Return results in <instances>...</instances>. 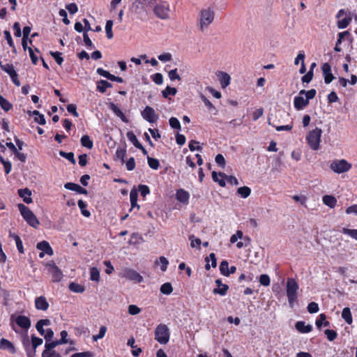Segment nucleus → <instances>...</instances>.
<instances>
[{
	"label": "nucleus",
	"instance_id": "obj_1",
	"mask_svg": "<svg viewBox=\"0 0 357 357\" xmlns=\"http://www.w3.org/2000/svg\"><path fill=\"white\" fill-rule=\"evenodd\" d=\"M142 8H152L154 14L160 20L169 18V4L162 0H137Z\"/></svg>",
	"mask_w": 357,
	"mask_h": 357
},
{
	"label": "nucleus",
	"instance_id": "obj_2",
	"mask_svg": "<svg viewBox=\"0 0 357 357\" xmlns=\"http://www.w3.org/2000/svg\"><path fill=\"white\" fill-rule=\"evenodd\" d=\"M214 11L211 8L202 9L199 14V28L204 32L214 20Z\"/></svg>",
	"mask_w": 357,
	"mask_h": 357
},
{
	"label": "nucleus",
	"instance_id": "obj_3",
	"mask_svg": "<svg viewBox=\"0 0 357 357\" xmlns=\"http://www.w3.org/2000/svg\"><path fill=\"white\" fill-rule=\"evenodd\" d=\"M18 209L24 220L32 227L37 228L40 222L34 213L24 204H19Z\"/></svg>",
	"mask_w": 357,
	"mask_h": 357
},
{
	"label": "nucleus",
	"instance_id": "obj_4",
	"mask_svg": "<svg viewBox=\"0 0 357 357\" xmlns=\"http://www.w3.org/2000/svg\"><path fill=\"white\" fill-rule=\"evenodd\" d=\"M170 337L169 329L167 325L160 324L155 329V339L161 344H167Z\"/></svg>",
	"mask_w": 357,
	"mask_h": 357
},
{
	"label": "nucleus",
	"instance_id": "obj_5",
	"mask_svg": "<svg viewBox=\"0 0 357 357\" xmlns=\"http://www.w3.org/2000/svg\"><path fill=\"white\" fill-rule=\"evenodd\" d=\"M352 165L345 159H336L331 162V169L336 174H343L351 169Z\"/></svg>",
	"mask_w": 357,
	"mask_h": 357
},
{
	"label": "nucleus",
	"instance_id": "obj_6",
	"mask_svg": "<svg viewBox=\"0 0 357 357\" xmlns=\"http://www.w3.org/2000/svg\"><path fill=\"white\" fill-rule=\"evenodd\" d=\"M298 284L294 279L288 278L287 281V296L288 302L291 307H293L294 303L297 299V291Z\"/></svg>",
	"mask_w": 357,
	"mask_h": 357
},
{
	"label": "nucleus",
	"instance_id": "obj_7",
	"mask_svg": "<svg viewBox=\"0 0 357 357\" xmlns=\"http://www.w3.org/2000/svg\"><path fill=\"white\" fill-rule=\"evenodd\" d=\"M322 131L320 128H316L309 132L306 139L312 150H317L319 148L320 138Z\"/></svg>",
	"mask_w": 357,
	"mask_h": 357
},
{
	"label": "nucleus",
	"instance_id": "obj_8",
	"mask_svg": "<svg viewBox=\"0 0 357 357\" xmlns=\"http://www.w3.org/2000/svg\"><path fill=\"white\" fill-rule=\"evenodd\" d=\"M10 320L11 321H15V323L22 329L24 330L25 332H27L31 327V320L26 316L17 315V317H14V316L12 315Z\"/></svg>",
	"mask_w": 357,
	"mask_h": 357
},
{
	"label": "nucleus",
	"instance_id": "obj_9",
	"mask_svg": "<svg viewBox=\"0 0 357 357\" xmlns=\"http://www.w3.org/2000/svg\"><path fill=\"white\" fill-rule=\"evenodd\" d=\"M123 277L136 283H140L143 281L142 276L138 272L131 268L124 269Z\"/></svg>",
	"mask_w": 357,
	"mask_h": 357
},
{
	"label": "nucleus",
	"instance_id": "obj_10",
	"mask_svg": "<svg viewBox=\"0 0 357 357\" xmlns=\"http://www.w3.org/2000/svg\"><path fill=\"white\" fill-rule=\"evenodd\" d=\"M142 116L149 123H154L158 119L155 110L149 106H146L142 112Z\"/></svg>",
	"mask_w": 357,
	"mask_h": 357
},
{
	"label": "nucleus",
	"instance_id": "obj_11",
	"mask_svg": "<svg viewBox=\"0 0 357 357\" xmlns=\"http://www.w3.org/2000/svg\"><path fill=\"white\" fill-rule=\"evenodd\" d=\"M47 266L49 273L52 275V281L54 282H60L63 276L62 271L54 264H49Z\"/></svg>",
	"mask_w": 357,
	"mask_h": 357
},
{
	"label": "nucleus",
	"instance_id": "obj_12",
	"mask_svg": "<svg viewBox=\"0 0 357 357\" xmlns=\"http://www.w3.org/2000/svg\"><path fill=\"white\" fill-rule=\"evenodd\" d=\"M303 96L298 94L294 99V106L296 110H302L309 104L307 99Z\"/></svg>",
	"mask_w": 357,
	"mask_h": 357
},
{
	"label": "nucleus",
	"instance_id": "obj_13",
	"mask_svg": "<svg viewBox=\"0 0 357 357\" xmlns=\"http://www.w3.org/2000/svg\"><path fill=\"white\" fill-rule=\"evenodd\" d=\"M321 69L323 71L325 83H331L334 79L335 77L331 73V68L330 64L328 63H324L321 66Z\"/></svg>",
	"mask_w": 357,
	"mask_h": 357
},
{
	"label": "nucleus",
	"instance_id": "obj_14",
	"mask_svg": "<svg viewBox=\"0 0 357 357\" xmlns=\"http://www.w3.org/2000/svg\"><path fill=\"white\" fill-rule=\"evenodd\" d=\"M216 75L219 79L220 84L222 89H225L229 85L231 77L228 73L222 71H218L217 72Z\"/></svg>",
	"mask_w": 357,
	"mask_h": 357
},
{
	"label": "nucleus",
	"instance_id": "obj_15",
	"mask_svg": "<svg viewBox=\"0 0 357 357\" xmlns=\"http://www.w3.org/2000/svg\"><path fill=\"white\" fill-rule=\"evenodd\" d=\"M49 303L43 296L36 297L35 299V307L37 310L45 311L49 307Z\"/></svg>",
	"mask_w": 357,
	"mask_h": 357
},
{
	"label": "nucleus",
	"instance_id": "obj_16",
	"mask_svg": "<svg viewBox=\"0 0 357 357\" xmlns=\"http://www.w3.org/2000/svg\"><path fill=\"white\" fill-rule=\"evenodd\" d=\"M0 349L6 350L12 354L16 353L14 344L10 341L5 338H1L0 340Z\"/></svg>",
	"mask_w": 357,
	"mask_h": 357
},
{
	"label": "nucleus",
	"instance_id": "obj_17",
	"mask_svg": "<svg viewBox=\"0 0 357 357\" xmlns=\"http://www.w3.org/2000/svg\"><path fill=\"white\" fill-rule=\"evenodd\" d=\"M176 198L178 202L183 204H188L189 202L190 194L186 190L181 188L176 191Z\"/></svg>",
	"mask_w": 357,
	"mask_h": 357
},
{
	"label": "nucleus",
	"instance_id": "obj_18",
	"mask_svg": "<svg viewBox=\"0 0 357 357\" xmlns=\"http://www.w3.org/2000/svg\"><path fill=\"white\" fill-rule=\"evenodd\" d=\"M296 329L301 333H308L312 331V326L305 321H298L295 324Z\"/></svg>",
	"mask_w": 357,
	"mask_h": 357
},
{
	"label": "nucleus",
	"instance_id": "obj_19",
	"mask_svg": "<svg viewBox=\"0 0 357 357\" xmlns=\"http://www.w3.org/2000/svg\"><path fill=\"white\" fill-rule=\"evenodd\" d=\"M36 248L44 252L46 255L52 256L54 254L53 250L50 245L49 243L46 241L39 242L36 245Z\"/></svg>",
	"mask_w": 357,
	"mask_h": 357
},
{
	"label": "nucleus",
	"instance_id": "obj_20",
	"mask_svg": "<svg viewBox=\"0 0 357 357\" xmlns=\"http://www.w3.org/2000/svg\"><path fill=\"white\" fill-rule=\"evenodd\" d=\"M64 188L66 189H68V190H70L72 191H75L79 194H83V195L87 194V190L86 189L83 188L79 185L76 184V183H66L64 185Z\"/></svg>",
	"mask_w": 357,
	"mask_h": 357
},
{
	"label": "nucleus",
	"instance_id": "obj_21",
	"mask_svg": "<svg viewBox=\"0 0 357 357\" xmlns=\"http://www.w3.org/2000/svg\"><path fill=\"white\" fill-rule=\"evenodd\" d=\"M137 197H138V192H137V190L135 188L132 189L130 192V204H131V208H130V211H131L135 208H137V210L139 209L140 206L139 204H137Z\"/></svg>",
	"mask_w": 357,
	"mask_h": 357
},
{
	"label": "nucleus",
	"instance_id": "obj_22",
	"mask_svg": "<svg viewBox=\"0 0 357 357\" xmlns=\"http://www.w3.org/2000/svg\"><path fill=\"white\" fill-rule=\"evenodd\" d=\"M18 195L22 198L23 201L26 204H31L32 202V199L31 197V192L26 188L24 189H19Z\"/></svg>",
	"mask_w": 357,
	"mask_h": 357
},
{
	"label": "nucleus",
	"instance_id": "obj_23",
	"mask_svg": "<svg viewBox=\"0 0 357 357\" xmlns=\"http://www.w3.org/2000/svg\"><path fill=\"white\" fill-rule=\"evenodd\" d=\"M109 109L118 116L121 119V120L125 123H127L128 121L123 113V112L114 103L111 102L109 104Z\"/></svg>",
	"mask_w": 357,
	"mask_h": 357
},
{
	"label": "nucleus",
	"instance_id": "obj_24",
	"mask_svg": "<svg viewBox=\"0 0 357 357\" xmlns=\"http://www.w3.org/2000/svg\"><path fill=\"white\" fill-rule=\"evenodd\" d=\"M9 236L14 239L16 243L17 248L20 253H24V248L21 238L18 235L15 233L9 232Z\"/></svg>",
	"mask_w": 357,
	"mask_h": 357
},
{
	"label": "nucleus",
	"instance_id": "obj_25",
	"mask_svg": "<svg viewBox=\"0 0 357 357\" xmlns=\"http://www.w3.org/2000/svg\"><path fill=\"white\" fill-rule=\"evenodd\" d=\"M205 268L209 270L211 266L215 268L217 266L216 257L214 253H211L208 257L206 258Z\"/></svg>",
	"mask_w": 357,
	"mask_h": 357
},
{
	"label": "nucleus",
	"instance_id": "obj_26",
	"mask_svg": "<svg viewBox=\"0 0 357 357\" xmlns=\"http://www.w3.org/2000/svg\"><path fill=\"white\" fill-rule=\"evenodd\" d=\"M112 84L106 80L101 79L97 82V89L99 92L104 93L107 89L112 88Z\"/></svg>",
	"mask_w": 357,
	"mask_h": 357
},
{
	"label": "nucleus",
	"instance_id": "obj_27",
	"mask_svg": "<svg viewBox=\"0 0 357 357\" xmlns=\"http://www.w3.org/2000/svg\"><path fill=\"white\" fill-rule=\"evenodd\" d=\"M323 203L329 206L330 208H333L335 206L337 200L335 197L332 195H325L322 198Z\"/></svg>",
	"mask_w": 357,
	"mask_h": 357
},
{
	"label": "nucleus",
	"instance_id": "obj_28",
	"mask_svg": "<svg viewBox=\"0 0 357 357\" xmlns=\"http://www.w3.org/2000/svg\"><path fill=\"white\" fill-rule=\"evenodd\" d=\"M342 317L348 324H351L352 323L353 319L349 307H344L342 310Z\"/></svg>",
	"mask_w": 357,
	"mask_h": 357
},
{
	"label": "nucleus",
	"instance_id": "obj_29",
	"mask_svg": "<svg viewBox=\"0 0 357 357\" xmlns=\"http://www.w3.org/2000/svg\"><path fill=\"white\" fill-rule=\"evenodd\" d=\"M348 34H349V31H343V32H340V33H338V38H337V40L336 41L335 46L334 47V50L335 52H341L342 49L340 47V45L342 43V40L344 38V36L348 35Z\"/></svg>",
	"mask_w": 357,
	"mask_h": 357
},
{
	"label": "nucleus",
	"instance_id": "obj_30",
	"mask_svg": "<svg viewBox=\"0 0 357 357\" xmlns=\"http://www.w3.org/2000/svg\"><path fill=\"white\" fill-rule=\"evenodd\" d=\"M0 67L4 72L8 74L10 77V75L14 74V73L15 72V70L14 69L13 65L12 63H6L4 65L0 61Z\"/></svg>",
	"mask_w": 357,
	"mask_h": 357
},
{
	"label": "nucleus",
	"instance_id": "obj_31",
	"mask_svg": "<svg viewBox=\"0 0 357 357\" xmlns=\"http://www.w3.org/2000/svg\"><path fill=\"white\" fill-rule=\"evenodd\" d=\"M81 144L83 146L91 149L93 146V141L88 135H83L81 138Z\"/></svg>",
	"mask_w": 357,
	"mask_h": 357
},
{
	"label": "nucleus",
	"instance_id": "obj_32",
	"mask_svg": "<svg viewBox=\"0 0 357 357\" xmlns=\"http://www.w3.org/2000/svg\"><path fill=\"white\" fill-rule=\"evenodd\" d=\"M128 139L137 148L140 146V143L138 141L136 135L132 131H128L126 134Z\"/></svg>",
	"mask_w": 357,
	"mask_h": 357
},
{
	"label": "nucleus",
	"instance_id": "obj_33",
	"mask_svg": "<svg viewBox=\"0 0 357 357\" xmlns=\"http://www.w3.org/2000/svg\"><path fill=\"white\" fill-rule=\"evenodd\" d=\"M155 265H160V269L162 271H165L167 268L169 261L165 257H160L158 260L155 261Z\"/></svg>",
	"mask_w": 357,
	"mask_h": 357
},
{
	"label": "nucleus",
	"instance_id": "obj_34",
	"mask_svg": "<svg viewBox=\"0 0 357 357\" xmlns=\"http://www.w3.org/2000/svg\"><path fill=\"white\" fill-rule=\"evenodd\" d=\"M77 205L84 216L89 218L91 215V213L86 209V204L83 200L79 199L77 202Z\"/></svg>",
	"mask_w": 357,
	"mask_h": 357
},
{
	"label": "nucleus",
	"instance_id": "obj_35",
	"mask_svg": "<svg viewBox=\"0 0 357 357\" xmlns=\"http://www.w3.org/2000/svg\"><path fill=\"white\" fill-rule=\"evenodd\" d=\"M219 177H220L219 173H217L216 172H212V178L213 181L218 183L221 187H225L226 185L225 177H221V178H219Z\"/></svg>",
	"mask_w": 357,
	"mask_h": 357
},
{
	"label": "nucleus",
	"instance_id": "obj_36",
	"mask_svg": "<svg viewBox=\"0 0 357 357\" xmlns=\"http://www.w3.org/2000/svg\"><path fill=\"white\" fill-rule=\"evenodd\" d=\"M238 194L243 198H247L251 193V190L247 186L241 187L237 190Z\"/></svg>",
	"mask_w": 357,
	"mask_h": 357
},
{
	"label": "nucleus",
	"instance_id": "obj_37",
	"mask_svg": "<svg viewBox=\"0 0 357 357\" xmlns=\"http://www.w3.org/2000/svg\"><path fill=\"white\" fill-rule=\"evenodd\" d=\"M69 289L70 291L75 293H82L85 290L84 287L82 285L75 282H71L69 284Z\"/></svg>",
	"mask_w": 357,
	"mask_h": 357
},
{
	"label": "nucleus",
	"instance_id": "obj_38",
	"mask_svg": "<svg viewBox=\"0 0 357 357\" xmlns=\"http://www.w3.org/2000/svg\"><path fill=\"white\" fill-rule=\"evenodd\" d=\"M317 91L315 89H310L309 91L301 90L299 91V95H305V98L309 101L310 100L314 98L316 96Z\"/></svg>",
	"mask_w": 357,
	"mask_h": 357
},
{
	"label": "nucleus",
	"instance_id": "obj_39",
	"mask_svg": "<svg viewBox=\"0 0 357 357\" xmlns=\"http://www.w3.org/2000/svg\"><path fill=\"white\" fill-rule=\"evenodd\" d=\"M126 155V149L125 148L118 147L116 151V157L119 159L122 163L125 162V157Z\"/></svg>",
	"mask_w": 357,
	"mask_h": 357
},
{
	"label": "nucleus",
	"instance_id": "obj_40",
	"mask_svg": "<svg viewBox=\"0 0 357 357\" xmlns=\"http://www.w3.org/2000/svg\"><path fill=\"white\" fill-rule=\"evenodd\" d=\"M229 271V263L226 260H223L221 261L220 264V271L221 274H222L225 276H229V273H228Z\"/></svg>",
	"mask_w": 357,
	"mask_h": 357
},
{
	"label": "nucleus",
	"instance_id": "obj_41",
	"mask_svg": "<svg viewBox=\"0 0 357 357\" xmlns=\"http://www.w3.org/2000/svg\"><path fill=\"white\" fill-rule=\"evenodd\" d=\"M219 175L220 177H225V180H227V181L229 183H230L231 185H238V181L235 176H227L225 174L222 173V172H219Z\"/></svg>",
	"mask_w": 357,
	"mask_h": 357
},
{
	"label": "nucleus",
	"instance_id": "obj_42",
	"mask_svg": "<svg viewBox=\"0 0 357 357\" xmlns=\"http://www.w3.org/2000/svg\"><path fill=\"white\" fill-rule=\"evenodd\" d=\"M173 291V287L169 282L164 283L160 287V291L163 294L169 295Z\"/></svg>",
	"mask_w": 357,
	"mask_h": 357
},
{
	"label": "nucleus",
	"instance_id": "obj_43",
	"mask_svg": "<svg viewBox=\"0 0 357 357\" xmlns=\"http://www.w3.org/2000/svg\"><path fill=\"white\" fill-rule=\"evenodd\" d=\"M90 279L92 281L98 282L100 280V272L96 267H92L90 269Z\"/></svg>",
	"mask_w": 357,
	"mask_h": 357
},
{
	"label": "nucleus",
	"instance_id": "obj_44",
	"mask_svg": "<svg viewBox=\"0 0 357 357\" xmlns=\"http://www.w3.org/2000/svg\"><path fill=\"white\" fill-rule=\"evenodd\" d=\"M326 317L324 314H321L319 315V319L316 320V325L317 328H320L322 325L324 326H328L329 325V322L326 321Z\"/></svg>",
	"mask_w": 357,
	"mask_h": 357
},
{
	"label": "nucleus",
	"instance_id": "obj_45",
	"mask_svg": "<svg viewBox=\"0 0 357 357\" xmlns=\"http://www.w3.org/2000/svg\"><path fill=\"white\" fill-rule=\"evenodd\" d=\"M0 106L6 112L9 111L12 108V105L0 95Z\"/></svg>",
	"mask_w": 357,
	"mask_h": 357
},
{
	"label": "nucleus",
	"instance_id": "obj_46",
	"mask_svg": "<svg viewBox=\"0 0 357 357\" xmlns=\"http://www.w3.org/2000/svg\"><path fill=\"white\" fill-rule=\"evenodd\" d=\"M112 26H113V21L107 20L106 22V24H105V31H106L107 37L109 39H111L113 38Z\"/></svg>",
	"mask_w": 357,
	"mask_h": 357
},
{
	"label": "nucleus",
	"instance_id": "obj_47",
	"mask_svg": "<svg viewBox=\"0 0 357 357\" xmlns=\"http://www.w3.org/2000/svg\"><path fill=\"white\" fill-rule=\"evenodd\" d=\"M241 241L238 242L236 244V247L238 249H241L244 247H247L250 243V238L247 236H243V238H241Z\"/></svg>",
	"mask_w": 357,
	"mask_h": 357
},
{
	"label": "nucleus",
	"instance_id": "obj_48",
	"mask_svg": "<svg viewBox=\"0 0 357 357\" xmlns=\"http://www.w3.org/2000/svg\"><path fill=\"white\" fill-rule=\"evenodd\" d=\"M351 17H344L337 21V27L340 29H345L351 22Z\"/></svg>",
	"mask_w": 357,
	"mask_h": 357
},
{
	"label": "nucleus",
	"instance_id": "obj_49",
	"mask_svg": "<svg viewBox=\"0 0 357 357\" xmlns=\"http://www.w3.org/2000/svg\"><path fill=\"white\" fill-rule=\"evenodd\" d=\"M59 155L65 158H66L68 160H69L71 163L75 165L76 163L74 153L73 152L66 153L63 151H59Z\"/></svg>",
	"mask_w": 357,
	"mask_h": 357
},
{
	"label": "nucleus",
	"instance_id": "obj_50",
	"mask_svg": "<svg viewBox=\"0 0 357 357\" xmlns=\"http://www.w3.org/2000/svg\"><path fill=\"white\" fill-rule=\"evenodd\" d=\"M107 332V328L105 326H100L99 329V333L97 335H93L92 339L93 341H98L100 339H102L105 335Z\"/></svg>",
	"mask_w": 357,
	"mask_h": 357
},
{
	"label": "nucleus",
	"instance_id": "obj_51",
	"mask_svg": "<svg viewBox=\"0 0 357 357\" xmlns=\"http://www.w3.org/2000/svg\"><path fill=\"white\" fill-rule=\"evenodd\" d=\"M176 92H177V90L176 88L170 87V86H167L165 88V89L162 91V96L164 98H167L169 95H172V96L176 95Z\"/></svg>",
	"mask_w": 357,
	"mask_h": 357
},
{
	"label": "nucleus",
	"instance_id": "obj_52",
	"mask_svg": "<svg viewBox=\"0 0 357 357\" xmlns=\"http://www.w3.org/2000/svg\"><path fill=\"white\" fill-rule=\"evenodd\" d=\"M228 289V285L224 284L222 285V287H217L214 289L213 293L215 294H219L220 296H225L227 294Z\"/></svg>",
	"mask_w": 357,
	"mask_h": 357
},
{
	"label": "nucleus",
	"instance_id": "obj_53",
	"mask_svg": "<svg viewBox=\"0 0 357 357\" xmlns=\"http://www.w3.org/2000/svg\"><path fill=\"white\" fill-rule=\"evenodd\" d=\"M147 161L149 166L153 169H158L160 165L158 160L155 158L147 157Z\"/></svg>",
	"mask_w": 357,
	"mask_h": 357
},
{
	"label": "nucleus",
	"instance_id": "obj_54",
	"mask_svg": "<svg viewBox=\"0 0 357 357\" xmlns=\"http://www.w3.org/2000/svg\"><path fill=\"white\" fill-rule=\"evenodd\" d=\"M189 240L190 241V246L192 248H199L202 243L201 239L198 238H195L194 235H190L189 236Z\"/></svg>",
	"mask_w": 357,
	"mask_h": 357
},
{
	"label": "nucleus",
	"instance_id": "obj_55",
	"mask_svg": "<svg viewBox=\"0 0 357 357\" xmlns=\"http://www.w3.org/2000/svg\"><path fill=\"white\" fill-rule=\"evenodd\" d=\"M169 123L173 129L181 130L180 122L176 117H171L169 120Z\"/></svg>",
	"mask_w": 357,
	"mask_h": 357
},
{
	"label": "nucleus",
	"instance_id": "obj_56",
	"mask_svg": "<svg viewBox=\"0 0 357 357\" xmlns=\"http://www.w3.org/2000/svg\"><path fill=\"white\" fill-rule=\"evenodd\" d=\"M342 233L351 236V238L357 241V229L343 228Z\"/></svg>",
	"mask_w": 357,
	"mask_h": 357
},
{
	"label": "nucleus",
	"instance_id": "obj_57",
	"mask_svg": "<svg viewBox=\"0 0 357 357\" xmlns=\"http://www.w3.org/2000/svg\"><path fill=\"white\" fill-rule=\"evenodd\" d=\"M50 54L54 59V60L56 61L57 64H59V65H61L62 64V63L63 61V59L61 56V52H50Z\"/></svg>",
	"mask_w": 357,
	"mask_h": 357
},
{
	"label": "nucleus",
	"instance_id": "obj_58",
	"mask_svg": "<svg viewBox=\"0 0 357 357\" xmlns=\"http://www.w3.org/2000/svg\"><path fill=\"white\" fill-rule=\"evenodd\" d=\"M259 282L261 285H263L264 287L269 286L270 282H271L269 276L266 274L261 275L259 277Z\"/></svg>",
	"mask_w": 357,
	"mask_h": 357
},
{
	"label": "nucleus",
	"instance_id": "obj_59",
	"mask_svg": "<svg viewBox=\"0 0 357 357\" xmlns=\"http://www.w3.org/2000/svg\"><path fill=\"white\" fill-rule=\"evenodd\" d=\"M42 357H61V355L55 351L45 349L42 354Z\"/></svg>",
	"mask_w": 357,
	"mask_h": 357
},
{
	"label": "nucleus",
	"instance_id": "obj_60",
	"mask_svg": "<svg viewBox=\"0 0 357 357\" xmlns=\"http://www.w3.org/2000/svg\"><path fill=\"white\" fill-rule=\"evenodd\" d=\"M243 233L241 230H238L234 234H233L230 238V243H234L238 239L243 238Z\"/></svg>",
	"mask_w": 357,
	"mask_h": 357
},
{
	"label": "nucleus",
	"instance_id": "obj_61",
	"mask_svg": "<svg viewBox=\"0 0 357 357\" xmlns=\"http://www.w3.org/2000/svg\"><path fill=\"white\" fill-rule=\"evenodd\" d=\"M43 340L40 337H38L35 335H31V343L33 349L35 350L38 346L43 344Z\"/></svg>",
	"mask_w": 357,
	"mask_h": 357
},
{
	"label": "nucleus",
	"instance_id": "obj_62",
	"mask_svg": "<svg viewBox=\"0 0 357 357\" xmlns=\"http://www.w3.org/2000/svg\"><path fill=\"white\" fill-rule=\"evenodd\" d=\"M307 311L312 314V313H316L319 311V305L317 303L315 302H311L308 304L307 307Z\"/></svg>",
	"mask_w": 357,
	"mask_h": 357
},
{
	"label": "nucleus",
	"instance_id": "obj_63",
	"mask_svg": "<svg viewBox=\"0 0 357 357\" xmlns=\"http://www.w3.org/2000/svg\"><path fill=\"white\" fill-rule=\"evenodd\" d=\"M152 77V79L153 81L156 84H162V82H163V76L161 73H155L154 75H153L151 76Z\"/></svg>",
	"mask_w": 357,
	"mask_h": 357
},
{
	"label": "nucleus",
	"instance_id": "obj_64",
	"mask_svg": "<svg viewBox=\"0 0 357 357\" xmlns=\"http://www.w3.org/2000/svg\"><path fill=\"white\" fill-rule=\"evenodd\" d=\"M138 190L142 197H146L150 193L149 188L146 185H139Z\"/></svg>",
	"mask_w": 357,
	"mask_h": 357
}]
</instances>
